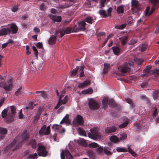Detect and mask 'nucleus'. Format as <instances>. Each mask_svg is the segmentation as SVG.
Here are the masks:
<instances>
[{
	"mask_svg": "<svg viewBox=\"0 0 159 159\" xmlns=\"http://www.w3.org/2000/svg\"><path fill=\"white\" fill-rule=\"evenodd\" d=\"M109 102V100L108 98H105L102 101V105L103 108L106 109L107 106V104Z\"/></svg>",
	"mask_w": 159,
	"mask_h": 159,
	"instance_id": "nucleus-23",
	"label": "nucleus"
},
{
	"mask_svg": "<svg viewBox=\"0 0 159 159\" xmlns=\"http://www.w3.org/2000/svg\"><path fill=\"white\" fill-rule=\"evenodd\" d=\"M153 5V7L151 8L149 14L148 16H150L155 11L157 8L158 6L157 3L159 2V0H149Z\"/></svg>",
	"mask_w": 159,
	"mask_h": 159,
	"instance_id": "nucleus-12",
	"label": "nucleus"
},
{
	"mask_svg": "<svg viewBox=\"0 0 159 159\" xmlns=\"http://www.w3.org/2000/svg\"><path fill=\"white\" fill-rule=\"evenodd\" d=\"M11 33V30L9 28H3L0 30V35H5L9 34Z\"/></svg>",
	"mask_w": 159,
	"mask_h": 159,
	"instance_id": "nucleus-14",
	"label": "nucleus"
},
{
	"mask_svg": "<svg viewBox=\"0 0 159 159\" xmlns=\"http://www.w3.org/2000/svg\"><path fill=\"white\" fill-rule=\"evenodd\" d=\"M22 89V87L21 86L16 92L15 93V95L18 96L21 93V90Z\"/></svg>",
	"mask_w": 159,
	"mask_h": 159,
	"instance_id": "nucleus-60",
	"label": "nucleus"
},
{
	"mask_svg": "<svg viewBox=\"0 0 159 159\" xmlns=\"http://www.w3.org/2000/svg\"><path fill=\"white\" fill-rule=\"evenodd\" d=\"M127 146L128 147L127 149L128 152L130 153L132 156L136 157V154L135 152L133 151L132 149L130 148V146L128 144Z\"/></svg>",
	"mask_w": 159,
	"mask_h": 159,
	"instance_id": "nucleus-32",
	"label": "nucleus"
},
{
	"mask_svg": "<svg viewBox=\"0 0 159 159\" xmlns=\"http://www.w3.org/2000/svg\"><path fill=\"white\" fill-rule=\"evenodd\" d=\"M127 137V135L126 134L123 133L120 134L119 139L120 140H124Z\"/></svg>",
	"mask_w": 159,
	"mask_h": 159,
	"instance_id": "nucleus-45",
	"label": "nucleus"
},
{
	"mask_svg": "<svg viewBox=\"0 0 159 159\" xmlns=\"http://www.w3.org/2000/svg\"><path fill=\"white\" fill-rule=\"evenodd\" d=\"M103 150L101 147L98 148L96 149V152L99 154L102 155L103 154Z\"/></svg>",
	"mask_w": 159,
	"mask_h": 159,
	"instance_id": "nucleus-44",
	"label": "nucleus"
},
{
	"mask_svg": "<svg viewBox=\"0 0 159 159\" xmlns=\"http://www.w3.org/2000/svg\"><path fill=\"white\" fill-rule=\"evenodd\" d=\"M140 86L142 88H147L148 86V83L147 82H143L140 84Z\"/></svg>",
	"mask_w": 159,
	"mask_h": 159,
	"instance_id": "nucleus-61",
	"label": "nucleus"
},
{
	"mask_svg": "<svg viewBox=\"0 0 159 159\" xmlns=\"http://www.w3.org/2000/svg\"><path fill=\"white\" fill-rule=\"evenodd\" d=\"M90 84V81L89 80L85 81L83 83L79 84L78 85V87L80 88H83L88 86Z\"/></svg>",
	"mask_w": 159,
	"mask_h": 159,
	"instance_id": "nucleus-19",
	"label": "nucleus"
},
{
	"mask_svg": "<svg viewBox=\"0 0 159 159\" xmlns=\"http://www.w3.org/2000/svg\"><path fill=\"white\" fill-rule=\"evenodd\" d=\"M104 66L103 74L104 75L108 72V70L110 67V65L107 63H104Z\"/></svg>",
	"mask_w": 159,
	"mask_h": 159,
	"instance_id": "nucleus-29",
	"label": "nucleus"
},
{
	"mask_svg": "<svg viewBox=\"0 0 159 159\" xmlns=\"http://www.w3.org/2000/svg\"><path fill=\"white\" fill-rule=\"evenodd\" d=\"M72 30L69 28H66L65 30H64V33L68 34L71 33Z\"/></svg>",
	"mask_w": 159,
	"mask_h": 159,
	"instance_id": "nucleus-57",
	"label": "nucleus"
},
{
	"mask_svg": "<svg viewBox=\"0 0 159 159\" xmlns=\"http://www.w3.org/2000/svg\"><path fill=\"white\" fill-rule=\"evenodd\" d=\"M129 122L127 121H126L125 122H124L123 123H122L119 126V127L120 128H125L126 126H127V125L128 124Z\"/></svg>",
	"mask_w": 159,
	"mask_h": 159,
	"instance_id": "nucleus-50",
	"label": "nucleus"
},
{
	"mask_svg": "<svg viewBox=\"0 0 159 159\" xmlns=\"http://www.w3.org/2000/svg\"><path fill=\"white\" fill-rule=\"evenodd\" d=\"M130 65L127 62H125L121 66H118V69L121 72L122 75L124 76V74L129 73L130 71Z\"/></svg>",
	"mask_w": 159,
	"mask_h": 159,
	"instance_id": "nucleus-3",
	"label": "nucleus"
},
{
	"mask_svg": "<svg viewBox=\"0 0 159 159\" xmlns=\"http://www.w3.org/2000/svg\"><path fill=\"white\" fill-rule=\"evenodd\" d=\"M35 67L37 70L41 71L42 70V66L41 64H37L35 66Z\"/></svg>",
	"mask_w": 159,
	"mask_h": 159,
	"instance_id": "nucleus-48",
	"label": "nucleus"
},
{
	"mask_svg": "<svg viewBox=\"0 0 159 159\" xmlns=\"http://www.w3.org/2000/svg\"><path fill=\"white\" fill-rule=\"evenodd\" d=\"M29 138L28 134L24 132L21 136L18 135L13 141L3 150L4 153L7 156H10L15 150L19 149L22 146L23 143Z\"/></svg>",
	"mask_w": 159,
	"mask_h": 159,
	"instance_id": "nucleus-1",
	"label": "nucleus"
},
{
	"mask_svg": "<svg viewBox=\"0 0 159 159\" xmlns=\"http://www.w3.org/2000/svg\"><path fill=\"white\" fill-rule=\"evenodd\" d=\"M132 9H136L138 11L141 10V8L139 7V3L136 0H132L131 2Z\"/></svg>",
	"mask_w": 159,
	"mask_h": 159,
	"instance_id": "nucleus-15",
	"label": "nucleus"
},
{
	"mask_svg": "<svg viewBox=\"0 0 159 159\" xmlns=\"http://www.w3.org/2000/svg\"><path fill=\"white\" fill-rule=\"evenodd\" d=\"M79 70V67H77L75 69H73L71 74V76L74 77L75 76L78 72Z\"/></svg>",
	"mask_w": 159,
	"mask_h": 159,
	"instance_id": "nucleus-36",
	"label": "nucleus"
},
{
	"mask_svg": "<svg viewBox=\"0 0 159 159\" xmlns=\"http://www.w3.org/2000/svg\"><path fill=\"white\" fill-rule=\"evenodd\" d=\"M135 60L138 65H141L144 61V59L142 58H136Z\"/></svg>",
	"mask_w": 159,
	"mask_h": 159,
	"instance_id": "nucleus-43",
	"label": "nucleus"
},
{
	"mask_svg": "<svg viewBox=\"0 0 159 159\" xmlns=\"http://www.w3.org/2000/svg\"><path fill=\"white\" fill-rule=\"evenodd\" d=\"M152 67V66H148L144 70V73H147L151 69Z\"/></svg>",
	"mask_w": 159,
	"mask_h": 159,
	"instance_id": "nucleus-56",
	"label": "nucleus"
},
{
	"mask_svg": "<svg viewBox=\"0 0 159 159\" xmlns=\"http://www.w3.org/2000/svg\"><path fill=\"white\" fill-rule=\"evenodd\" d=\"M137 42V40L136 39H132L130 41L129 43V45H133L136 43Z\"/></svg>",
	"mask_w": 159,
	"mask_h": 159,
	"instance_id": "nucleus-58",
	"label": "nucleus"
},
{
	"mask_svg": "<svg viewBox=\"0 0 159 159\" xmlns=\"http://www.w3.org/2000/svg\"><path fill=\"white\" fill-rule=\"evenodd\" d=\"M110 148L109 147H106L104 148L103 151L105 154L107 155H111L112 153L110 151Z\"/></svg>",
	"mask_w": 159,
	"mask_h": 159,
	"instance_id": "nucleus-31",
	"label": "nucleus"
},
{
	"mask_svg": "<svg viewBox=\"0 0 159 159\" xmlns=\"http://www.w3.org/2000/svg\"><path fill=\"white\" fill-rule=\"evenodd\" d=\"M64 95H63L61 94V96L59 97V101L55 106L54 109H58L59 107L62 104L61 103V98H62L64 96Z\"/></svg>",
	"mask_w": 159,
	"mask_h": 159,
	"instance_id": "nucleus-34",
	"label": "nucleus"
},
{
	"mask_svg": "<svg viewBox=\"0 0 159 159\" xmlns=\"http://www.w3.org/2000/svg\"><path fill=\"white\" fill-rule=\"evenodd\" d=\"M89 108L93 110H97L100 107V104L97 101L91 99L89 100L88 103Z\"/></svg>",
	"mask_w": 159,
	"mask_h": 159,
	"instance_id": "nucleus-7",
	"label": "nucleus"
},
{
	"mask_svg": "<svg viewBox=\"0 0 159 159\" xmlns=\"http://www.w3.org/2000/svg\"><path fill=\"white\" fill-rule=\"evenodd\" d=\"M72 30V32H76L80 30V29H79V27H78L76 26H75L73 28Z\"/></svg>",
	"mask_w": 159,
	"mask_h": 159,
	"instance_id": "nucleus-53",
	"label": "nucleus"
},
{
	"mask_svg": "<svg viewBox=\"0 0 159 159\" xmlns=\"http://www.w3.org/2000/svg\"><path fill=\"white\" fill-rule=\"evenodd\" d=\"M112 10V8L110 7L107 10V12L104 10H101L99 11V13L101 15L104 17L110 16L111 15Z\"/></svg>",
	"mask_w": 159,
	"mask_h": 159,
	"instance_id": "nucleus-11",
	"label": "nucleus"
},
{
	"mask_svg": "<svg viewBox=\"0 0 159 159\" xmlns=\"http://www.w3.org/2000/svg\"><path fill=\"white\" fill-rule=\"evenodd\" d=\"M11 81V80H10L7 82L0 83V87L3 88L6 91L11 90L13 86Z\"/></svg>",
	"mask_w": 159,
	"mask_h": 159,
	"instance_id": "nucleus-5",
	"label": "nucleus"
},
{
	"mask_svg": "<svg viewBox=\"0 0 159 159\" xmlns=\"http://www.w3.org/2000/svg\"><path fill=\"white\" fill-rule=\"evenodd\" d=\"M128 37L127 36H123L119 38L122 45H124L127 43L128 40Z\"/></svg>",
	"mask_w": 159,
	"mask_h": 159,
	"instance_id": "nucleus-21",
	"label": "nucleus"
},
{
	"mask_svg": "<svg viewBox=\"0 0 159 159\" xmlns=\"http://www.w3.org/2000/svg\"><path fill=\"white\" fill-rule=\"evenodd\" d=\"M124 6L123 5H120L117 8V11L118 14L123 13H124Z\"/></svg>",
	"mask_w": 159,
	"mask_h": 159,
	"instance_id": "nucleus-30",
	"label": "nucleus"
},
{
	"mask_svg": "<svg viewBox=\"0 0 159 159\" xmlns=\"http://www.w3.org/2000/svg\"><path fill=\"white\" fill-rule=\"evenodd\" d=\"M75 120L76 121L78 125H83L84 122V120H73V122H74Z\"/></svg>",
	"mask_w": 159,
	"mask_h": 159,
	"instance_id": "nucleus-55",
	"label": "nucleus"
},
{
	"mask_svg": "<svg viewBox=\"0 0 159 159\" xmlns=\"http://www.w3.org/2000/svg\"><path fill=\"white\" fill-rule=\"evenodd\" d=\"M91 132L88 133L89 137L94 139H96L99 136L98 129L97 128H94L90 129Z\"/></svg>",
	"mask_w": 159,
	"mask_h": 159,
	"instance_id": "nucleus-6",
	"label": "nucleus"
},
{
	"mask_svg": "<svg viewBox=\"0 0 159 159\" xmlns=\"http://www.w3.org/2000/svg\"><path fill=\"white\" fill-rule=\"evenodd\" d=\"M8 110L7 109H4L2 112V116L4 118H7V119H8Z\"/></svg>",
	"mask_w": 159,
	"mask_h": 159,
	"instance_id": "nucleus-24",
	"label": "nucleus"
},
{
	"mask_svg": "<svg viewBox=\"0 0 159 159\" xmlns=\"http://www.w3.org/2000/svg\"><path fill=\"white\" fill-rule=\"evenodd\" d=\"M78 26L80 30L84 31L85 30L86 23L84 21H81L78 23Z\"/></svg>",
	"mask_w": 159,
	"mask_h": 159,
	"instance_id": "nucleus-22",
	"label": "nucleus"
},
{
	"mask_svg": "<svg viewBox=\"0 0 159 159\" xmlns=\"http://www.w3.org/2000/svg\"><path fill=\"white\" fill-rule=\"evenodd\" d=\"M84 66H81L79 68V70L80 74V77H83L84 76Z\"/></svg>",
	"mask_w": 159,
	"mask_h": 159,
	"instance_id": "nucleus-40",
	"label": "nucleus"
},
{
	"mask_svg": "<svg viewBox=\"0 0 159 159\" xmlns=\"http://www.w3.org/2000/svg\"><path fill=\"white\" fill-rule=\"evenodd\" d=\"M52 128L53 130L57 131L60 134L63 133L65 132V129L63 128L60 125L54 124L52 126Z\"/></svg>",
	"mask_w": 159,
	"mask_h": 159,
	"instance_id": "nucleus-10",
	"label": "nucleus"
},
{
	"mask_svg": "<svg viewBox=\"0 0 159 159\" xmlns=\"http://www.w3.org/2000/svg\"><path fill=\"white\" fill-rule=\"evenodd\" d=\"M116 129V128L115 126H111L107 127L105 129V131L106 133L110 134L115 132Z\"/></svg>",
	"mask_w": 159,
	"mask_h": 159,
	"instance_id": "nucleus-16",
	"label": "nucleus"
},
{
	"mask_svg": "<svg viewBox=\"0 0 159 159\" xmlns=\"http://www.w3.org/2000/svg\"><path fill=\"white\" fill-rule=\"evenodd\" d=\"M38 157V154L36 153L34 154H29L27 157L29 159H36Z\"/></svg>",
	"mask_w": 159,
	"mask_h": 159,
	"instance_id": "nucleus-37",
	"label": "nucleus"
},
{
	"mask_svg": "<svg viewBox=\"0 0 159 159\" xmlns=\"http://www.w3.org/2000/svg\"><path fill=\"white\" fill-rule=\"evenodd\" d=\"M112 50L114 53L116 55H119L121 53V50L120 48L116 46H114L112 47Z\"/></svg>",
	"mask_w": 159,
	"mask_h": 159,
	"instance_id": "nucleus-17",
	"label": "nucleus"
},
{
	"mask_svg": "<svg viewBox=\"0 0 159 159\" xmlns=\"http://www.w3.org/2000/svg\"><path fill=\"white\" fill-rule=\"evenodd\" d=\"M56 37H62L64 35V30L60 29L55 33Z\"/></svg>",
	"mask_w": 159,
	"mask_h": 159,
	"instance_id": "nucleus-25",
	"label": "nucleus"
},
{
	"mask_svg": "<svg viewBox=\"0 0 159 159\" xmlns=\"http://www.w3.org/2000/svg\"><path fill=\"white\" fill-rule=\"evenodd\" d=\"M11 30V32L13 34H15L17 33L18 31V27L15 24H11L9 28Z\"/></svg>",
	"mask_w": 159,
	"mask_h": 159,
	"instance_id": "nucleus-18",
	"label": "nucleus"
},
{
	"mask_svg": "<svg viewBox=\"0 0 159 159\" xmlns=\"http://www.w3.org/2000/svg\"><path fill=\"white\" fill-rule=\"evenodd\" d=\"M33 108V104L32 103H29L28 106L26 107L27 109L31 110Z\"/></svg>",
	"mask_w": 159,
	"mask_h": 159,
	"instance_id": "nucleus-64",
	"label": "nucleus"
},
{
	"mask_svg": "<svg viewBox=\"0 0 159 159\" xmlns=\"http://www.w3.org/2000/svg\"><path fill=\"white\" fill-rule=\"evenodd\" d=\"M33 50L34 51V55L36 57H38V52L36 48L34 46L32 47Z\"/></svg>",
	"mask_w": 159,
	"mask_h": 159,
	"instance_id": "nucleus-52",
	"label": "nucleus"
},
{
	"mask_svg": "<svg viewBox=\"0 0 159 159\" xmlns=\"http://www.w3.org/2000/svg\"><path fill=\"white\" fill-rule=\"evenodd\" d=\"M51 19L54 22H60L61 21V17L59 16H53L51 17Z\"/></svg>",
	"mask_w": 159,
	"mask_h": 159,
	"instance_id": "nucleus-28",
	"label": "nucleus"
},
{
	"mask_svg": "<svg viewBox=\"0 0 159 159\" xmlns=\"http://www.w3.org/2000/svg\"><path fill=\"white\" fill-rule=\"evenodd\" d=\"M134 127L136 128V129H141L140 123H137L134 124Z\"/></svg>",
	"mask_w": 159,
	"mask_h": 159,
	"instance_id": "nucleus-62",
	"label": "nucleus"
},
{
	"mask_svg": "<svg viewBox=\"0 0 159 159\" xmlns=\"http://www.w3.org/2000/svg\"><path fill=\"white\" fill-rule=\"evenodd\" d=\"M29 144L30 145L32 148L35 149L37 147V142L35 139H32L30 140Z\"/></svg>",
	"mask_w": 159,
	"mask_h": 159,
	"instance_id": "nucleus-27",
	"label": "nucleus"
},
{
	"mask_svg": "<svg viewBox=\"0 0 159 159\" xmlns=\"http://www.w3.org/2000/svg\"><path fill=\"white\" fill-rule=\"evenodd\" d=\"M116 150L118 152H128L127 150L125 148L123 147H118L116 148Z\"/></svg>",
	"mask_w": 159,
	"mask_h": 159,
	"instance_id": "nucleus-33",
	"label": "nucleus"
},
{
	"mask_svg": "<svg viewBox=\"0 0 159 159\" xmlns=\"http://www.w3.org/2000/svg\"><path fill=\"white\" fill-rule=\"evenodd\" d=\"M154 99L157 98L159 96V91L158 90L154 91L152 94Z\"/></svg>",
	"mask_w": 159,
	"mask_h": 159,
	"instance_id": "nucleus-39",
	"label": "nucleus"
},
{
	"mask_svg": "<svg viewBox=\"0 0 159 159\" xmlns=\"http://www.w3.org/2000/svg\"><path fill=\"white\" fill-rule=\"evenodd\" d=\"M56 37L54 35H52L49 39L48 43L50 45L54 44L56 42Z\"/></svg>",
	"mask_w": 159,
	"mask_h": 159,
	"instance_id": "nucleus-20",
	"label": "nucleus"
},
{
	"mask_svg": "<svg viewBox=\"0 0 159 159\" xmlns=\"http://www.w3.org/2000/svg\"><path fill=\"white\" fill-rule=\"evenodd\" d=\"M50 126H48L46 128V126L44 125L41 128L39 131V133L40 135H48L50 134Z\"/></svg>",
	"mask_w": 159,
	"mask_h": 159,
	"instance_id": "nucleus-8",
	"label": "nucleus"
},
{
	"mask_svg": "<svg viewBox=\"0 0 159 159\" xmlns=\"http://www.w3.org/2000/svg\"><path fill=\"white\" fill-rule=\"evenodd\" d=\"M93 92V90L91 88H89L86 90L82 91V93L84 94H89L92 93Z\"/></svg>",
	"mask_w": 159,
	"mask_h": 159,
	"instance_id": "nucleus-42",
	"label": "nucleus"
},
{
	"mask_svg": "<svg viewBox=\"0 0 159 159\" xmlns=\"http://www.w3.org/2000/svg\"><path fill=\"white\" fill-rule=\"evenodd\" d=\"M109 0H100V6L101 7H104L105 4H107Z\"/></svg>",
	"mask_w": 159,
	"mask_h": 159,
	"instance_id": "nucleus-47",
	"label": "nucleus"
},
{
	"mask_svg": "<svg viewBox=\"0 0 159 159\" xmlns=\"http://www.w3.org/2000/svg\"><path fill=\"white\" fill-rule=\"evenodd\" d=\"M155 108V109L152 114V116L153 117V119L154 118V117L156 116L157 114V109L155 108Z\"/></svg>",
	"mask_w": 159,
	"mask_h": 159,
	"instance_id": "nucleus-63",
	"label": "nucleus"
},
{
	"mask_svg": "<svg viewBox=\"0 0 159 159\" xmlns=\"http://www.w3.org/2000/svg\"><path fill=\"white\" fill-rule=\"evenodd\" d=\"M89 146L91 147L94 148H98L99 146V145L96 143H93L89 144Z\"/></svg>",
	"mask_w": 159,
	"mask_h": 159,
	"instance_id": "nucleus-51",
	"label": "nucleus"
},
{
	"mask_svg": "<svg viewBox=\"0 0 159 159\" xmlns=\"http://www.w3.org/2000/svg\"><path fill=\"white\" fill-rule=\"evenodd\" d=\"M78 131L80 135L86 136V133L85 131L83 129L80 128H79L78 129Z\"/></svg>",
	"mask_w": 159,
	"mask_h": 159,
	"instance_id": "nucleus-35",
	"label": "nucleus"
},
{
	"mask_svg": "<svg viewBox=\"0 0 159 159\" xmlns=\"http://www.w3.org/2000/svg\"><path fill=\"white\" fill-rule=\"evenodd\" d=\"M125 26L126 25H125L122 24L120 26H116V28L118 29L122 30L125 27Z\"/></svg>",
	"mask_w": 159,
	"mask_h": 159,
	"instance_id": "nucleus-59",
	"label": "nucleus"
},
{
	"mask_svg": "<svg viewBox=\"0 0 159 159\" xmlns=\"http://www.w3.org/2000/svg\"><path fill=\"white\" fill-rule=\"evenodd\" d=\"M108 104L109 106L113 107H115L117 105V103L115 101L112 99H109Z\"/></svg>",
	"mask_w": 159,
	"mask_h": 159,
	"instance_id": "nucleus-26",
	"label": "nucleus"
},
{
	"mask_svg": "<svg viewBox=\"0 0 159 159\" xmlns=\"http://www.w3.org/2000/svg\"><path fill=\"white\" fill-rule=\"evenodd\" d=\"M110 140L114 143H116L119 141V139L117 136L113 135L111 137L110 139Z\"/></svg>",
	"mask_w": 159,
	"mask_h": 159,
	"instance_id": "nucleus-38",
	"label": "nucleus"
},
{
	"mask_svg": "<svg viewBox=\"0 0 159 159\" xmlns=\"http://www.w3.org/2000/svg\"><path fill=\"white\" fill-rule=\"evenodd\" d=\"M147 46L146 45H143L139 47V49L142 52L145 51L147 49Z\"/></svg>",
	"mask_w": 159,
	"mask_h": 159,
	"instance_id": "nucleus-46",
	"label": "nucleus"
},
{
	"mask_svg": "<svg viewBox=\"0 0 159 159\" xmlns=\"http://www.w3.org/2000/svg\"><path fill=\"white\" fill-rule=\"evenodd\" d=\"M37 151L38 154L39 156L45 157L48 155V152L46 147L41 143H38Z\"/></svg>",
	"mask_w": 159,
	"mask_h": 159,
	"instance_id": "nucleus-4",
	"label": "nucleus"
},
{
	"mask_svg": "<svg viewBox=\"0 0 159 159\" xmlns=\"http://www.w3.org/2000/svg\"><path fill=\"white\" fill-rule=\"evenodd\" d=\"M10 110H8V119H22L24 117V115L22 113V109H21L17 113L16 112L17 108L14 105L10 106Z\"/></svg>",
	"mask_w": 159,
	"mask_h": 159,
	"instance_id": "nucleus-2",
	"label": "nucleus"
},
{
	"mask_svg": "<svg viewBox=\"0 0 159 159\" xmlns=\"http://www.w3.org/2000/svg\"><path fill=\"white\" fill-rule=\"evenodd\" d=\"M88 155L90 159H95L94 153L92 151H89Z\"/></svg>",
	"mask_w": 159,
	"mask_h": 159,
	"instance_id": "nucleus-41",
	"label": "nucleus"
},
{
	"mask_svg": "<svg viewBox=\"0 0 159 159\" xmlns=\"http://www.w3.org/2000/svg\"><path fill=\"white\" fill-rule=\"evenodd\" d=\"M85 21L88 23L92 24V21L93 19L92 17L90 16H89L85 19Z\"/></svg>",
	"mask_w": 159,
	"mask_h": 159,
	"instance_id": "nucleus-49",
	"label": "nucleus"
},
{
	"mask_svg": "<svg viewBox=\"0 0 159 159\" xmlns=\"http://www.w3.org/2000/svg\"><path fill=\"white\" fill-rule=\"evenodd\" d=\"M7 131L6 128L0 127V140H3L5 138Z\"/></svg>",
	"mask_w": 159,
	"mask_h": 159,
	"instance_id": "nucleus-13",
	"label": "nucleus"
},
{
	"mask_svg": "<svg viewBox=\"0 0 159 159\" xmlns=\"http://www.w3.org/2000/svg\"><path fill=\"white\" fill-rule=\"evenodd\" d=\"M62 98H61V99ZM68 100V98L67 96H66L64 98L63 100L61 99V103L64 104L66 103Z\"/></svg>",
	"mask_w": 159,
	"mask_h": 159,
	"instance_id": "nucleus-54",
	"label": "nucleus"
},
{
	"mask_svg": "<svg viewBox=\"0 0 159 159\" xmlns=\"http://www.w3.org/2000/svg\"><path fill=\"white\" fill-rule=\"evenodd\" d=\"M65 156L67 159H73V157L69 151L68 150L62 151L61 154V159H65Z\"/></svg>",
	"mask_w": 159,
	"mask_h": 159,
	"instance_id": "nucleus-9",
	"label": "nucleus"
}]
</instances>
